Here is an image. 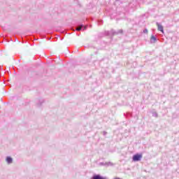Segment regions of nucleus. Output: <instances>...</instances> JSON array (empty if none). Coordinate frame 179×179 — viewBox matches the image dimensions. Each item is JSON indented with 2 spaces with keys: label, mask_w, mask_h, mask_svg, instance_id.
<instances>
[{
  "label": "nucleus",
  "mask_w": 179,
  "mask_h": 179,
  "mask_svg": "<svg viewBox=\"0 0 179 179\" xmlns=\"http://www.w3.org/2000/svg\"><path fill=\"white\" fill-rule=\"evenodd\" d=\"M127 115H129V117H131V116H132V114H131V113H128Z\"/></svg>",
  "instance_id": "obj_14"
},
{
  "label": "nucleus",
  "mask_w": 179,
  "mask_h": 179,
  "mask_svg": "<svg viewBox=\"0 0 179 179\" xmlns=\"http://www.w3.org/2000/svg\"><path fill=\"white\" fill-rule=\"evenodd\" d=\"M82 27H83V25H80L76 29V30H77V31H80V30H82Z\"/></svg>",
  "instance_id": "obj_7"
},
{
  "label": "nucleus",
  "mask_w": 179,
  "mask_h": 179,
  "mask_svg": "<svg viewBox=\"0 0 179 179\" xmlns=\"http://www.w3.org/2000/svg\"><path fill=\"white\" fill-rule=\"evenodd\" d=\"M98 23H99V24H103V20H99L98 21Z\"/></svg>",
  "instance_id": "obj_9"
},
{
  "label": "nucleus",
  "mask_w": 179,
  "mask_h": 179,
  "mask_svg": "<svg viewBox=\"0 0 179 179\" xmlns=\"http://www.w3.org/2000/svg\"><path fill=\"white\" fill-rule=\"evenodd\" d=\"M92 179H108L107 177L101 176L100 174H94Z\"/></svg>",
  "instance_id": "obj_3"
},
{
  "label": "nucleus",
  "mask_w": 179,
  "mask_h": 179,
  "mask_svg": "<svg viewBox=\"0 0 179 179\" xmlns=\"http://www.w3.org/2000/svg\"><path fill=\"white\" fill-rule=\"evenodd\" d=\"M143 33H145V34L148 33V29H145L143 31Z\"/></svg>",
  "instance_id": "obj_11"
},
{
  "label": "nucleus",
  "mask_w": 179,
  "mask_h": 179,
  "mask_svg": "<svg viewBox=\"0 0 179 179\" xmlns=\"http://www.w3.org/2000/svg\"><path fill=\"white\" fill-rule=\"evenodd\" d=\"M108 166H113V164L111 162H109Z\"/></svg>",
  "instance_id": "obj_12"
},
{
  "label": "nucleus",
  "mask_w": 179,
  "mask_h": 179,
  "mask_svg": "<svg viewBox=\"0 0 179 179\" xmlns=\"http://www.w3.org/2000/svg\"><path fill=\"white\" fill-rule=\"evenodd\" d=\"M156 24H157V27H158L159 31H161V32H162V33H164V27H162V25L160 24V23H159V22H156Z\"/></svg>",
  "instance_id": "obj_4"
},
{
  "label": "nucleus",
  "mask_w": 179,
  "mask_h": 179,
  "mask_svg": "<svg viewBox=\"0 0 179 179\" xmlns=\"http://www.w3.org/2000/svg\"><path fill=\"white\" fill-rule=\"evenodd\" d=\"M159 115L156 112H152V117H155V118H157Z\"/></svg>",
  "instance_id": "obj_8"
},
{
  "label": "nucleus",
  "mask_w": 179,
  "mask_h": 179,
  "mask_svg": "<svg viewBox=\"0 0 179 179\" xmlns=\"http://www.w3.org/2000/svg\"><path fill=\"white\" fill-rule=\"evenodd\" d=\"M142 159V154H135L132 157L133 162H141Z\"/></svg>",
  "instance_id": "obj_2"
},
{
  "label": "nucleus",
  "mask_w": 179,
  "mask_h": 179,
  "mask_svg": "<svg viewBox=\"0 0 179 179\" xmlns=\"http://www.w3.org/2000/svg\"><path fill=\"white\" fill-rule=\"evenodd\" d=\"M103 136H106V135H107V131H104L102 132Z\"/></svg>",
  "instance_id": "obj_10"
},
{
  "label": "nucleus",
  "mask_w": 179,
  "mask_h": 179,
  "mask_svg": "<svg viewBox=\"0 0 179 179\" xmlns=\"http://www.w3.org/2000/svg\"><path fill=\"white\" fill-rule=\"evenodd\" d=\"M100 165H101V166H104V162H101V163H100Z\"/></svg>",
  "instance_id": "obj_13"
},
{
  "label": "nucleus",
  "mask_w": 179,
  "mask_h": 179,
  "mask_svg": "<svg viewBox=\"0 0 179 179\" xmlns=\"http://www.w3.org/2000/svg\"><path fill=\"white\" fill-rule=\"evenodd\" d=\"M117 1H120V0H117Z\"/></svg>",
  "instance_id": "obj_17"
},
{
  "label": "nucleus",
  "mask_w": 179,
  "mask_h": 179,
  "mask_svg": "<svg viewBox=\"0 0 179 179\" xmlns=\"http://www.w3.org/2000/svg\"><path fill=\"white\" fill-rule=\"evenodd\" d=\"M4 55H6V57H8V55L6 53H5Z\"/></svg>",
  "instance_id": "obj_15"
},
{
  "label": "nucleus",
  "mask_w": 179,
  "mask_h": 179,
  "mask_svg": "<svg viewBox=\"0 0 179 179\" xmlns=\"http://www.w3.org/2000/svg\"><path fill=\"white\" fill-rule=\"evenodd\" d=\"M84 30H86V27H84Z\"/></svg>",
  "instance_id": "obj_16"
},
{
  "label": "nucleus",
  "mask_w": 179,
  "mask_h": 179,
  "mask_svg": "<svg viewBox=\"0 0 179 179\" xmlns=\"http://www.w3.org/2000/svg\"><path fill=\"white\" fill-rule=\"evenodd\" d=\"M123 31L122 29H119L117 31H115L114 30H111L110 31H104V36H110V34H112V36H115V34H122Z\"/></svg>",
  "instance_id": "obj_1"
},
{
  "label": "nucleus",
  "mask_w": 179,
  "mask_h": 179,
  "mask_svg": "<svg viewBox=\"0 0 179 179\" xmlns=\"http://www.w3.org/2000/svg\"><path fill=\"white\" fill-rule=\"evenodd\" d=\"M6 162H7V163H9V164L12 163V158L10 157H8L6 158Z\"/></svg>",
  "instance_id": "obj_6"
},
{
  "label": "nucleus",
  "mask_w": 179,
  "mask_h": 179,
  "mask_svg": "<svg viewBox=\"0 0 179 179\" xmlns=\"http://www.w3.org/2000/svg\"><path fill=\"white\" fill-rule=\"evenodd\" d=\"M150 41L151 44H155V43H156L157 41V38H156V36L152 35L151 36V38H150Z\"/></svg>",
  "instance_id": "obj_5"
}]
</instances>
